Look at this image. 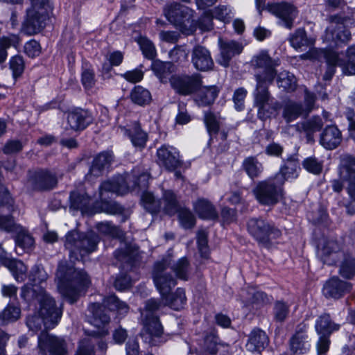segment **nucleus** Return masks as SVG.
I'll return each instance as SVG.
<instances>
[{
    "instance_id": "nucleus-57",
    "label": "nucleus",
    "mask_w": 355,
    "mask_h": 355,
    "mask_svg": "<svg viewBox=\"0 0 355 355\" xmlns=\"http://www.w3.org/2000/svg\"><path fill=\"white\" fill-rule=\"evenodd\" d=\"M15 245L24 250L31 249L35 244L33 236L27 231L21 230L15 236Z\"/></svg>"
},
{
    "instance_id": "nucleus-47",
    "label": "nucleus",
    "mask_w": 355,
    "mask_h": 355,
    "mask_svg": "<svg viewBox=\"0 0 355 355\" xmlns=\"http://www.w3.org/2000/svg\"><path fill=\"white\" fill-rule=\"evenodd\" d=\"M322 126V119L320 116H313L310 119L301 123L298 127L306 133L308 141H313V133L320 130Z\"/></svg>"
},
{
    "instance_id": "nucleus-41",
    "label": "nucleus",
    "mask_w": 355,
    "mask_h": 355,
    "mask_svg": "<svg viewBox=\"0 0 355 355\" xmlns=\"http://www.w3.org/2000/svg\"><path fill=\"white\" fill-rule=\"evenodd\" d=\"M325 62L327 67L324 74L323 75V80L328 81L331 80L336 72V66H344L345 61L339 58L338 53L333 50H330L324 54Z\"/></svg>"
},
{
    "instance_id": "nucleus-40",
    "label": "nucleus",
    "mask_w": 355,
    "mask_h": 355,
    "mask_svg": "<svg viewBox=\"0 0 355 355\" xmlns=\"http://www.w3.org/2000/svg\"><path fill=\"white\" fill-rule=\"evenodd\" d=\"M26 324L28 330L32 331V335L52 329L50 324L46 322L44 318L40 313H37V311L35 310L32 314L26 316Z\"/></svg>"
},
{
    "instance_id": "nucleus-2",
    "label": "nucleus",
    "mask_w": 355,
    "mask_h": 355,
    "mask_svg": "<svg viewBox=\"0 0 355 355\" xmlns=\"http://www.w3.org/2000/svg\"><path fill=\"white\" fill-rule=\"evenodd\" d=\"M123 178L115 177L103 181L98 187V198L92 203L91 216L104 213L107 215H123L125 208L118 202L112 200L114 194L123 196L128 193Z\"/></svg>"
},
{
    "instance_id": "nucleus-18",
    "label": "nucleus",
    "mask_w": 355,
    "mask_h": 355,
    "mask_svg": "<svg viewBox=\"0 0 355 355\" xmlns=\"http://www.w3.org/2000/svg\"><path fill=\"white\" fill-rule=\"evenodd\" d=\"M137 248L128 245L125 248H117L114 252V258L121 263L122 269L132 271L139 265V256Z\"/></svg>"
},
{
    "instance_id": "nucleus-53",
    "label": "nucleus",
    "mask_w": 355,
    "mask_h": 355,
    "mask_svg": "<svg viewBox=\"0 0 355 355\" xmlns=\"http://www.w3.org/2000/svg\"><path fill=\"white\" fill-rule=\"evenodd\" d=\"M257 157H247L243 164L246 173L252 179L257 178L263 170L262 164L258 162Z\"/></svg>"
},
{
    "instance_id": "nucleus-54",
    "label": "nucleus",
    "mask_w": 355,
    "mask_h": 355,
    "mask_svg": "<svg viewBox=\"0 0 355 355\" xmlns=\"http://www.w3.org/2000/svg\"><path fill=\"white\" fill-rule=\"evenodd\" d=\"M132 101L139 105L149 104L151 101V94L148 90L141 86H136L130 94Z\"/></svg>"
},
{
    "instance_id": "nucleus-34",
    "label": "nucleus",
    "mask_w": 355,
    "mask_h": 355,
    "mask_svg": "<svg viewBox=\"0 0 355 355\" xmlns=\"http://www.w3.org/2000/svg\"><path fill=\"white\" fill-rule=\"evenodd\" d=\"M88 310L92 314V323L96 327L108 324L110 322V315L107 313L102 302H92Z\"/></svg>"
},
{
    "instance_id": "nucleus-14",
    "label": "nucleus",
    "mask_w": 355,
    "mask_h": 355,
    "mask_svg": "<svg viewBox=\"0 0 355 355\" xmlns=\"http://www.w3.org/2000/svg\"><path fill=\"white\" fill-rule=\"evenodd\" d=\"M266 10L279 18L280 23L288 29L293 28L294 20L298 15L297 8L288 2L268 3Z\"/></svg>"
},
{
    "instance_id": "nucleus-60",
    "label": "nucleus",
    "mask_w": 355,
    "mask_h": 355,
    "mask_svg": "<svg viewBox=\"0 0 355 355\" xmlns=\"http://www.w3.org/2000/svg\"><path fill=\"white\" fill-rule=\"evenodd\" d=\"M10 69L12 72L13 78L16 80L21 76L25 69V62L21 55L12 56L9 61Z\"/></svg>"
},
{
    "instance_id": "nucleus-21",
    "label": "nucleus",
    "mask_w": 355,
    "mask_h": 355,
    "mask_svg": "<svg viewBox=\"0 0 355 355\" xmlns=\"http://www.w3.org/2000/svg\"><path fill=\"white\" fill-rule=\"evenodd\" d=\"M191 62L198 71H207L211 70L214 63L209 51L203 46L196 45L191 53Z\"/></svg>"
},
{
    "instance_id": "nucleus-52",
    "label": "nucleus",
    "mask_w": 355,
    "mask_h": 355,
    "mask_svg": "<svg viewBox=\"0 0 355 355\" xmlns=\"http://www.w3.org/2000/svg\"><path fill=\"white\" fill-rule=\"evenodd\" d=\"M291 46L295 49L302 46H309L313 44L311 40L307 37L304 28H298L295 33L291 35L289 38Z\"/></svg>"
},
{
    "instance_id": "nucleus-20",
    "label": "nucleus",
    "mask_w": 355,
    "mask_h": 355,
    "mask_svg": "<svg viewBox=\"0 0 355 355\" xmlns=\"http://www.w3.org/2000/svg\"><path fill=\"white\" fill-rule=\"evenodd\" d=\"M91 196L85 191L80 192L72 190L69 196V208L70 211H80L82 214L91 216L92 204Z\"/></svg>"
},
{
    "instance_id": "nucleus-12",
    "label": "nucleus",
    "mask_w": 355,
    "mask_h": 355,
    "mask_svg": "<svg viewBox=\"0 0 355 355\" xmlns=\"http://www.w3.org/2000/svg\"><path fill=\"white\" fill-rule=\"evenodd\" d=\"M164 327L159 317L155 314L146 313L140 335L150 346H157L156 338L162 337Z\"/></svg>"
},
{
    "instance_id": "nucleus-42",
    "label": "nucleus",
    "mask_w": 355,
    "mask_h": 355,
    "mask_svg": "<svg viewBox=\"0 0 355 355\" xmlns=\"http://www.w3.org/2000/svg\"><path fill=\"white\" fill-rule=\"evenodd\" d=\"M153 280L161 296L171 292L177 284L176 279L171 273H165V275L154 277Z\"/></svg>"
},
{
    "instance_id": "nucleus-43",
    "label": "nucleus",
    "mask_w": 355,
    "mask_h": 355,
    "mask_svg": "<svg viewBox=\"0 0 355 355\" xmlns=\"http://www.w3.org/2000/svg\"><path fill=\"white\" fill-rule=\"evenodd\" d=\"M173 68V64L171 62H162L159 60H154L151 64L153 71L162 83L170 80Z\"/></svg>"
},
{
    "instance_id": "nucleus-28",
    "label": "nucleus",
    "mask_w": 355,
    "mask_h": 355,
    "mask_svg": "<svg viewBox=\"0 0 355 355\" xmlns=\"http://www.w3.org/2000/svg\"><path fill=\"white\" fill-rule=\"evenodd\" d=\"M117 177H121L124 179L125 183L129 189L128 193L132 191L139 193L148 191L150 177L148 173L141 172L139 174L132 173L128 178L123 175H118Z\"/></svg>"
},
{
    "instance_id": "nucleus-31",
    "label": "nucleus",
    "mask_w": 355,
    "mask_h": 355,
    "mask_svg": "<svg viewBox=\"0 0 355 355\" xmlns=\"http://www.w3.org/2000/svg\"><path fill=\"white\" fill-rule=\"evenodd\" d=\"M164 306L174 311H180L187 304V297L184 288L178 287L175 292H168L161 296Z\"/></svg>"
},
{
    "instance_id": "nucleus-63",
    "label": "nucleus",
    "mask_w": 355,
    "mask_h": 355,
    "mask_svg": "<svg viewBox=\"0 0 355 355\" xmlns=\"http://www.w3.org/2000/svg\"><path fill=\"white\" fill-rule=\"evenodd\" d=\"M42 264H35L32 266L29 273L26 274L29 281L33 284H40L46 279V275Z\"/></svg>"
},
{
    "instance_id": "nucleus-3",
    "label": "nucleus",
    "mask_w": 355,
    "mask_h": 355,
    "mask_svg": "<svg viewBox=\"0 0 355 355\" xmlns=\"http://www.w3.org/2000/svg\"><path fill=\"white\" fill-rule=\"evenodd\" d=\"M249 234L259 245L269 247L272 241L279 239L282 232L275 223L266 216L250 218L246 224Z\"/></svg>"
},
{
    "instance_id": "nucleus-37",
    "label": "nucleus",
    "mask_w": 355,
    "mask_h": 355,
    "mask_svg": "<svg viewBox=\"0 0 355 355\" xmlns=\"http://www.w3.org/2000/svg\"><path fill=\"white\" fill-rule=\"evenodd\" d=\"M274 298L272 295H268L265 291L258 290L254 291L251 296L245 301L246 307L255 308L259 310L263 307L271 304Z\"/></svg>"
},
{
    "instance_id": "nucleus-9",
    "label": "nucleus",
    "mask_w": 355,
    "mask_h": 355,
    "mask_svg": "<svg viewBox=\"0 0 355 355\" xmlns=\"http://www.w3.org/2000/svg\"><path fill=\"white\" fill-rule=\"evenodd\" d=\"M252 66L256 69L255 79L260 76L262 80L273 82L277 76L276 67L279 65V60H274L267 51H261L254 55L251 60Z\"/></svg>"
},
{
    "instance_id": "nucleus-32",
    "label": "nucleus",
    "mask_w": 355,
    "mask_h": 355,
    "mask_svg": "<svg viewBox=\"0 0 355 355\" xmlns=\"http://www.w3.org/2000/svg\"><path fill=\"white\" fill-rule=\"evenodd\" d=\"M103 304L107 313H112L117 317L125 316L129 310L128 305L121 300L115 294L106 295L103 298Z\"/></svg>"
},
{
    "instance_id": "nucleus-16",
    "label": "nucleus",
    "mask_w": 355,
    "mask_h": 355,
    "mask_svg": "<svg viewBox=\"0 0 355 355\" xmlns=\"http://www.w3.org/2000/svg\"><path fill=\"white\" fill-rule=\"evenodd\" d=\"M338 175L347 182V193L350 199L355 201V157H340Z\"/></svg>"
},
{
    "instance_id": "nucleus-39",
    "label": "nucleus",
    "mask_w": 355,
    "mask_h": 355,
    "mask_svg": "<svg viewBox=\"0 0 355 355\" xmlns=\"http://www.w3.org/2000/svg\"><path fill=\"white\" fill-rule=\"evenodd\" d=\"M78 239V248L80 253L89 254L97 250L98 238L94 233L80 232Z\"/></svg>"
},
{
    "instance_id": "nucleus-13",
    "label": "nucleus",
    "mask_w": 355,
    "mask_h": 355,
    "mask_svg": "<svg viewBox=\"0 0 355 355\" xmlns=\"http://www.w3.org/2000/svg\"><path fill=\"white\" fill-rule=\"evenodd\" d=\"M352 289V283L334 275L325 282L322 293L326 299L338 300L350 293Z\"/></svg>"
},
{
    "instance_id": "nucleus-22",
    "label": "nucleus",
    "mask_w": 355,
    "mask_h": 355,
    "mask_svg": "<svg viewBox=\"0 0 355 355\" xmlns=\"http://www.w3.org/2000/svg\"><path fill=\"white\" fill-rule=\"evenodd\" d=\"M299 171L300 167L297 157H287L286 159H282V164L274 176L284 184L288 180L297 178Z\"/></svg>"
},
{
    "instance_id": "nucleus-5",
    "label": "nucleus",
    "mask_w": 355,
    "mask_h": 355,
    "mask_svg": "<svg viewBox=\"0 0 355 355\" xmlns=\"http://www.w3.org/2000/svg\"><path fill=\"white\" fill-rule=\"evenodd\" d=\"M284 185L273 175L259 182L253 189V193L261 205L274 207L284 198Z\"/></svg>"
},
{
    "instance_id": "nucleus-55",
    "label": "nucleus",
    "mask_w": 355,
    "mask_h": 355,
    "mask_svg": "<svg viewBox=\"0 0 355 355\" xmlns=\"http://www.w3.org/2000/svg\"><path fill=\"white\" fill-rule=\"evenodd\" d=\"M177 214L179 222L184 229L190 230L194 227L196 219L189 208L182 207Z\"/></svg>"
},
{
    "instance_id": "nucleus-62",
    "label": "nucleus",
    "mask_w": 355,
    "mask_h": 355,
    "mask_svg": "<svg viewBox=\"0 0 355 355\" xmlns=\"http://www.w3.org/2000/svg\"><path fill=\"white\" fill-rule=\"evenodd\" d=\"M138 44L146 58L153 60L155 58L156 49L151 41L146 37H141L138 39Z\"/></svg>"
},
{
    "instance_id": "nucleus-15",
    "label": "nucleus",
    "mask_w": 355,
    "mask_h": 355,
    "mask_svg": "<svg viewBox=\"0 0 355 355\" xmlns=\"http://www.w3.org/2000/svg\"><path fill=\"white\" fill-rule=\"evenodd\" d=\"M164 12L168 21L180 28H185L191 22L192 10L180 3L167 5Z\"/></svg>"
},
{
    "instance_id": "nucleus-64",
    "label": "nucleus",
    "mask_w": 355,
    "mask_h": 355,
    "mask_svg": "<svg viewBox=\"0 0 355 355\" xmlns=\"http://www.w3.org/2000/svg\"><path fill=\"white\" fill-rule=\"evenodd\" d=\"M131 277L127 272H121L114 279V287L118 291L123 292L127 291L131 288Z\"/></svg>"
},
{
    "instance_id": "nucleus-48",
    "label": "nucleus",
    "mask_w": 355,
    "mask_h": 355,
    "mask_svg": "<svg viewBox=\"0 0 355 355\" xmlns=\"http://www.w3.org/2000/svg\"><path fill=\"white\" fill-rule=\"evenodd\" d=\"M338 272L346 280H352L355 277V257L350 254L345 255L341 261Z\"/></svg>"
},
{
    "instance_id": "nucleus-23",
    "label": "nucleus",
    "mask_w": 355,
    "mask_h": 355,
    "mask_svg": "<svg viewBox=\"0 0 355 355\" xmlns=\"http://www.w3.org/2000/svg\"><path fill=\"white\" fill-rule=\"evenodd\" d=\"M193 207L200 220L217 221L219 218L215 205L207 198H198L193 203Z\"/></svg>"
},
{
    "instance_id": "nucleus-26",
    "label": "nucleus",
    "mask_w": 355,
    "mask_h": 355,
    "mask_svg": "<svg viewBox=\"0 0 355 355\" xmlns=\"http://www.w3.org/2000/svg\"><path fill=\"white\" fill-rule=\"evenodd\" d=\"M314 328L318 336L331 337L334 333L340 330V324L334 322L329 313H323L316 318Z\"/></svg>"
},
{
    "instance_id": "nucleus-36",
    "label": "nucleus",
    "mask_w": 355,
    "mask_h": 355,
    "mask_svg": "<svg viewBox=\"0 0 355 355\" xmlns=\"http://www.w3.org/2000/svg\"><path fill=\"white\" fill-rule=\"evenodd\" d=\"M194 98L198 106L206 107L211 105L218 95L219 89L216 86L201 87Z\"/></svg>"
},
{
    "instance_id": "nucleus-45",
    "label": "nucleus",
    "mask_w": 355,
    "mask_h": 355,
    "mask_svg": "<svg viewBox=\"0 0 355 355\" xmlns=\"http://www.w3.org/2000/svg\"><path fill=\"white\" fill-rule=\"evenodd\" d=\"M141 202L147 212L152 215L157 214L161 209V200L157 198L153 192L146 191L142 192Z\"/></svg>"
},
{
    "instance_id": "nucleus-50",
    "label": "nucleus",
    "mask_w": 355,
    "mask_h": 355,
    "mask_svg": "<svg viewBox=\"0 0 355 355\" xmlns=\"http://www.w3.org/2000/svg\"><path fill=\"white\" fill-rule=\"evenodd\" d=\"M20 42L17 35H9L0 37V63L4 62L8 56L7 49L11 46L17 47Z\"/></svg>"
},
{
    "instance_id": "nucleus-10",
    "label": "nucleus",
    "mask_w": 355,
    "mask_h": 355,
    "mask_svg": "<svg viewBox=\"0 0 355 355\" xmlns=\"http://www.w3.org/2000/svg\"><path fill=\"white\" fill-rule=\"evenodd\" d=\"M28 181L35 191H49L58 185V178L49 168H37L28 171Z\"/></svg>"
},
{
    "instance_id": "nucleus-35",
    "label": "nucleus",
    "mask_w": 355,
    "mask_h": 355,
    "mask_svg": "<svg viewBox=\"0 0 355 355\" xmlns=\"http://www.w3.org/2000/svg\"><path fill=\"white\" fill-rule=\"evenodd\" d=\"M162 200L164 201L163 211L169 216H173L182 207L176 193L172 189H162Z\"/></svg>"
},
{
    "instance_id": "nucleus-11",
    "label": "nucleus",
    "mask_w": 355,
    "mask_h": 355,
    "mask_svg": "<svg viewBox=\"0 0 355 355\" xmlns=\"http://www.w3.org/2000/svg\"><path fill=\"white\" fill-rule=\"evenodd\" d=\"M38 347L42 352L49 355H67V344L64 338L50 334L46 331H42L37 336Z\"/></svg>"
},
{
    "instance_id": "nucleus-51",
    "label": "nucleus",
    "mask_w": 355,
    "mask_h": 355,
    "mask_svg": "<svg viewBox=\"0 0 355 355\" xmlns=\"http://www.w3.org/2000/svg\"><path fill=\"white\" fill-rule=\"evenodd\" d=\"M277 86L286 92H293L297 87L295 76L288 71H282L277 77Z\"/></svg>"
},
{
    "instance_id": "nucleus-8",
    "label": "nucleus",
    "mask_w": 355,
    "mask_h": 355,
    "mask_svg": "<svg viewBox=\"0 0 355 355\" xmlns=\"http://www.w3.org/2000/svg\"><path fill=\"white\" fill-rule=\"evenodd\" d=\"M170 83L175 92L181 96H189L196 93L202 87V77L194 73L171 76Z\"/></svg>"
},
{
    "instance_id": "nucleus-59",
    "label": "nucleus",
    "mask_w": 355,
    "mask_h": 355,
    "mask_svg": "<svg viewBox=\"0 0 355 355\" xmlns=\"http://www.w3.org/2000/svg\"><path fill=\"white\" fill-rule=\"evenodd\" d=\"M303 168L309 173L319 175L323 168V162L318 161L315 157H306L302 162Z\"/></svg>"
},
{
    "instance_id": "nucleus-56",
    "label": "nucleus",
    "mask_w": 355,
    "mask_h": 355,
    "mask_svg": "<svg viewBox=\"0 0 355 355\" xmlns=\"http://www.w3.org/2000/svg\"><path fill=\"white\" fill-rule=\"evenodd\" d=\"M190 263L187 257L180 258L176 263L172 267L177 278L187 281L189 279V270Z\"/></svg>"
},
{
    "instance_id": "nucleus-46",
    "label": "nucleus",
    "mask_w": 355,
    "mask_h": 355,
    "mask_svg": "<svg viewBox=\"0 0 355 355\" xmlns=\"http://www.w3.org/2000/svg\"><path fill=\"white\" fill-rule=\"evenodd\" d=\"M338 243L336 241L325 239L321 249V258L324 263L328 266H335L336 260L331 258L333 254L338 252Z\"/></svg>"
},
{
    "instance_id": "nucleus-61",
    "label": "nucleus",
    "mask_w": 355,
    "mask_h": 355,
    "mask_svg": "<svg viewBox=\"0 0 355 355\" xmlns=\"http://www.w3.org/2000/svg\"><path fill=\"white\" fill-rule=\"evenodd\" d=\"M204 121L207 131L211 137L218 133L220 129V121L214 113L211 112H205Z\"/></svg>"
},
{
    "instance_id": "nucleus-29",
    "label": "nucleus",
    "mask_w": 355,
    "mask_h": 355,
    "mask_svg": "<svg viewBox=\"0 0 355 355\" xmlns=\"http://www.w3.org/2000/svg\"><path fill=\"white\" fill-rule=\"evenodd\" d=\"M309 336L306 331L300 329L295 331L289 340V347L294 354H305L311 347L307 339Z\"/></svg>"
},
{
    "instance_id": "nucleus-33",
    "label": "nucleus",
    "mask_w": 355,
    "mask_h": 355,
    "mask_svg": "<svg viewBox=\"0 0 355 355\" xmlns=\"http://www.w3.org/2000/svg\"><path fill=\"white\" fill-rule=\"evenodd\" d=\"M218 347H228V344L221 340L218 330L211 327L204 336L205 350L209 355H217Z\"/></svg>"
},
{
    "instance_id": "nucleus-4",
    "label": "nucleus",
    "mask_w": 355,
    "mask_h": 355,
    "mask_svg": "<svg viewBox=\"0 0 355 355\" xmlns=\"http://www.w3.org/2000/svg\"><path fill=\"white\" fill-rule=\"evenodd\" d=\"M258 76L256 80V87L253 92L254 104L257 107L258 118L264 121L270 117L279 108V103L275 100L269 92L268 86L273 82L262 80Z\"/></svg>"
},
{
    "instance_id": "nucleus-58",
    "label": "nucleus",
    "mask_w": 355,
    "mask_h": 355,
    "mask_svg": "<svg viewBox=\"0 0 355 355\" xmlns=\"http://www.w3.org/2000/svg\"><path fill=\"white\" fill-rule=\"evenodd\" d=\"M302 106L300 103L291 102L286 104L284 108L283 116L289 123L299 117L302 113Z\"/></svg>"
},
{
    "instance_id": "nucleus-17",
    "label": "nucleus",
    "mask_w": 355,
    "mask_h": 355,
    "mask_svg": "<svg viewBox=\"0 0 355 355\" xmlns=\"http://www.w3.org/2000/svg\"><path fill=\"white\" fill-rule=\"evenodd\" d=\"M47 19V15L27 10L26 18L21 26V31L28 35L37 34L44 28Z\"/></svg>"
},
{
    "instance_id": "nucleus-30",
    "label": "nucleus",
    "mask_w": 355,
    "mask_h": 355,
    "mask_svg": "<svg viewBox=\"0 0 355 355\" xmlns=\"http://www.w3.org/2000/svg\"><path fill=\"white\" fill-rule=\"evenodd\" d=\"M342 141V134L336 125H328L320 135L321 145L328 150L336 148Z\"/></svg>"
},
{
    "instance_id": "nucleus-25",
    "label": "nucleus",
    "mask_w": 355,
    "mask_h": 355,
    "mask_svg": "<svg viewBox=\"0 0 355 355\" xmlns=\"http://www.w3.org/2000/svg\"><path fill=\"white\" fill-rule=\"evenodd\" d=\"M269 338L266 333L260 328H254L248 336L245 345L248 351L252 353H261L268 345Z\"/></svg>"
},
{
    "instance_id": "nucleus-27",
    "label": "nucleus",
    "mask_w": 355,
    "mask_h": 355,
    "mask_svg": "<svg viewBox=\"0 0 355 355\" xmlns=\"http://www.w3.org/2000/svg\"><path fill=\"white\" fill-rule=\"evenodd\" d=\"M1 263L6 267L18 282H24L26 279L27 266L19 259L10 258L6 256L0 257Z\"/></svg>"
},
{
    "instance_id": "nucleus-44",
    "label": "nucleus",
    "mask_w": 355,
    "mask_h": 355,
    "mask_svg": "<svg viewBox=\"0 0 355 355\" xmlns=\"http://www.w3.org/2000/svg\"><path fill=\"white\" fill-rule=\"evenodd\" d=\"M125 134L128 135L134 146L144 148L146 145L148 136L141 128L140 124L135 121L130 129H125Z\"/></svg>"
},
{
    "instance_id": "nucleus-24",
    "label": "nucleus",
    "mask_w": 355,
    "mask_h": 355,
    "mask_svg": "<svg viewBox=\"0 0 355 355\" xmlns=\"http://www.w3.org/2000/svg\"><path fill=\"white\" fill-rule=\"evenodd\" d=\"M218 43L220 50L219 63L223 67H227L229 66L232 58L242 52L243 47L241 44L234 40H223L219 39Z\"/></svg>"
},
{
    "instance_id": "nucleus-1",
    "label": "nucleus",
    "mask_w": 355,
    "mask_h": 355,
    "mask_svg": "<svg viewBox=\"0 0 355 355\" xmlns=\"http://www.w3.org/2000/svg\"><path fill=\"white\" fill-rule=\"evenodd\" d=\"M58 290L70 304L85 295L92 284L88 273L67 263L59 265L57 270Z\"/></svg>"
},
{
    "instance_id": "nucleus-6",
    "label": "nucleus",
    "mask_w": 355,
    "mask_h": 355,
    "mask_svg": "<svg viewBox=\"0 0 355 355\" xmlns=\"http://www.w3.org/2000/svg\"><path fill=\"white\" fill-rule=\"evenodd\" d=\"M31 292L32 297L36 299L38 303V307L35 311L44 318L46 322L50 324L51 328H55L62 315V306H58L55 298L45 290L37 291L32 289Z\"/></svg>"
},
{
    "instance_id": "nucleus-49",
    "label": "nucleus",
    "mask_w": 355,
    "mask_h": 355,
    "mask_svg": "<svg viewBox=\"0 0 355 355\" xmlns=\"http://www.w3.org/2000/svg\"><path fill=\"white\" fill-rule=\"evenodd\" d=\"M208 243V233L205 230H198L196 234L197 248L200 257L205 260L211 258V250Z\"/></svg>"
},
{
    "instance_id": "nucleus-19",
    "label": "nucleus",
    "mask_w": 355,
    "mask_h": 355,
    "mask_svg": "<svg viewBox=\"0 0 355 355\" xmlns=\"http://www.w3.org/2000/svg\"><path fill=\"white\" fill-rule=\"evenodd\" d=\"M67 120L72 130L80 132L93 123L94 118L88 110L76 108L67 114Z\"/></svg>"
},
{
    "instance_id": "nucleus-38",
    "label": "nucleus",
    "mask_w": 355,
    "mask_h": 355,
    "mask_svg": "<svg viewBox=\"0 0 355 355\" xmlns=\"http://www.w3.org/2000/svg\"><path fill=\"white\" fill-rule=\"evenodd\" d=\"M290 306L288 302L283 299L274 301L272 309V322L279 324L284 323L289 317Z\"/></svg>"
},
{
    "instance_id": "nucleus-7",
    "label": "nucleus",
    "mask_w": 355,
    "mask_h": 355,
    "mask_svg": "<svg viewBox=\"0 0 355 355\" xmlns=\"http://www.w3.org/2000/svg\"><path fill=\"white\" fill-rule=\"evenodd\" d=\"M348 19V17H342L340 15H332L328 17L330 25L326 28L324 40L331 46L342 47L351 40V32L345 26Z\"/></svg>"
}]
</instances>
